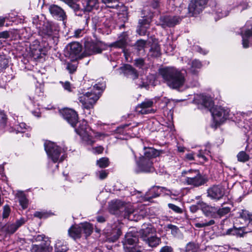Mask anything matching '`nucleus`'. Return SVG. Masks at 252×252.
<instances>
[{
    "mask_svg": "<svg viewBox=\"0 0 252 252\" xmlns=\"http://www.w3.org/2000/svg\"><path fill=\"white\" fill-rule=\"evenodd\" d=\"M98 3L97 0H85L82 4L84 10L90 12L98 6Z\"/></svg>",
    "mask_w": 252,
    "mask_h": 252,
    "instance_id": "nucleus-25",
    "label": "nucleus"
},
{
    "mask_svg": "<svg viewBox=\"0 0 252 252\" xmlns=\"http://www.w3.org/2000/svg\"><path fill=\"white\" fill-rule=\"evenodd\" d=\"M31 250L32 252H41L38 245H32Z\"/></svg>",
    "mask_w": 252,
    "mask_h": 252,
    "instance_id": "nucleus-58",
    "label": "nucleus"
},
{
    "mask_svg": "<svg viewBox=\"0 0 252 252\" xmlns=\"http://www.w3.org/2000/svg\"><path fill=\"white\" fill-rule=\"evenodd\" d=\"M159 252H173V249L170 246H166L161 248Z\"/></svg>",
    "mask_w": 252,
    "mask_h": 252,
    "instance_id": "nucleus-57",
    "label": "nucleus"
},
{
    "mask_svg": "<svg viewBox=\"0 0 252 252\" xmlns=\"http://www.w3.org/2000/svg\"><path fill=\"white\" fill-rule=\"evenodd\" d=\"M153 161L152 160H145L144 158H140L139 162L137 163V168L135 170L136 173L152 172L154 171Z\"/></svg>",
    "mask_w": 252,
    "mask_h": 252,
    "instance_id": "nucleus-13",
    "label": "nucleus"
},
{
    "mask_svg": "<svg viewBox=\"0 0 252 252\" xmlns=\"http://www.w3.org/2000/svg\"><path fill=\"white\" fill-rule=\"evenodd\" d=\"M201 67V63L198 60H194L192 61L191 63V66L190 68V71L193 73L195 74L196 72V69L200 68Z\"/></svg>",
    "mask_w": 252,
    "mask_h": 252,
    "instance_id": "nucleus-43",
    "label": "nucleus"
},
{
    "mask_svg": "<svg viewBox=\"0 0 252 252\" xmlns=\"http://www.w3.org/2000/svg\"><path fill=\"white\" fill-rule=\"evenodd\" d=\"M120 69L126 76L130 77L133 79L138 76L137 71L129 64H126L121 67Z\"/></svg>",
    "mask_w": 252,
    "mask_h": 252,
    "instance_id": "nucleus-19",
    "label": "nucleus"
},
{
    "mask_svg": "<svg viewBox=\"0 0 252 252\" xmlns=\"http://www.w3.org/2000/svg\"><path fill=\"white\" fill-rule=\"evenodd\" d=\"M102 90L103 87H100L98 84H96L94 86L93 91L80 96L79 100L82 103L83 108L87 109L92 108L98 99Z\"/></svg>",
    "mask_w": 252,
    "mask_h": 252,
    "instance_id": "nucleus-3",
    "label": "nucleus"
},
{
    "mask_svg": "<svg viewBox=\"0 0 252 252\" xmlns=\"http://www.w3.org/2000/svg\"><path fill=\"white\" fill-rule=\"evenodd\" d=\"M122 234L121 229L119 226L115 225L111 232L108 233L107 239L109 242H114L117 241Z\"/></svg>",
    "mask_w": 252,
    "mask_h": 252,
    "instance_id": "nucleus-22",
    "label": "nucleus"
},
{
    "mask_svg": "<svg viewBox=\"0 0 252 252\" xmlns=\"http://www.w3.org/2000/svg\"><path fill=\"white\" fill-rule=\"evenodd\" d=\"M210 111L214 120L217 123H222L225 120L227 119L229 110L227 109H225L223 107L218 106L213 107Z\"/></svg>",
    "mask_w": 252,
    "mask_h": 252,
    "instance_id": "nucleus-5",
    "label": "nucleus"
},
{
    "mask_svg": "<svg viewBox=\"0 0 252 252\" xmlns=\"http://www.w3.org/2000/svg\"><path fill=\"white\" fill-rule=\"evenodd\" d=\"M136 64L137 66H142L144 63V61L143 59H140L135 60Z\"/></svg>",
    "mask_w": 252,
    "mask_h": 252,
    "instance_id": "nucleus-61",
    "label": "nucleus"
},
{
    "mask_svg": "<svg viewBox=\"0 0 252 252\" xmlns=\"http://www.w3.org/2000/svg\"><path fill=\"white\" fill-rule=\"evenodd\" d=\"M144 150V156L140 157V158H144L145 160L153 161L154 158L159 156L160 154L159 151L152 148H145Z\"/></svg>",
    "mask_w": 252,
    "mask_h": 252,
    "instance_id": "nucleus-21",
    "label": "nucleus"
},
{
    "mask_svg": "<svg viewBox=\"0 0 252 252\" xmlns=\"http://www.w3.org/2000/svg\"><path fill=\"white\" fill-rule=\"evenodd\" d=\"M252 231V229L246 227H236L234 226L233 228L228 229L226 234L233 235L237 237H243L246 234Z\"/></svg>",
    "mask_w": 252,
    "mask_h": 252,
    "instance_id": "nucleus-16",
    "label": "nucleus"
},
{
    "mask_svg": "<svg viewBox=\"0 0 252 252\" xmlns=\"http://www.w3.org/2000/svg\"><path fill=\"white\" fill-rule=\"evenodd\" d=\"M138 241V238L137 236L133 232H127L125 235V241L124 242V248H127V245H134Z\"/></svg>",
    "mask_w": 252,
    "mask_h": 252,
    "instance_id": "nucleus-23",
    "label": "nucleus"
},
{
    "mask_svg": "<svg viewBox=\"0 0 252 252\" xmlns=\"http://www.w3.org/2000/svg\"><path fill=\"white\" fill-rule=\"evenodd\" d=\"M168 206L170 209L176 213L181 214L183 213V210L181 208L173 204L169 203Z\"/></svg>",
    "mask_w": 252,
    "mask_h": 252,
    "instance_id": "nucleus-47",
    "label": "nucleus"
},
{
    "mask_svg": "<svg viewBox=\"0 0 252 252\" xmlns=\"http://www.w3.org/2000/svg\"><path fill=\"white\" fill-rule=\"evenodd\" d=\"M77 68V65L76 64H72L68 63L67 65V69L70 73L74 72Z\"/></svg>",
    "mask_w": 252,
    "mask_h": 252,
    "instance_id": "nucleus-51",
    "label": "nucleus"
},
{
    "mask_svg": "<svg viewBox=\"0 0 252 252\" xmlns=\"http://www.w3.org/2000/svg\"><path fill=\"white\" fill-rule=\"evenodd\" d=\"M197 157L199 158H202L204 161L207 160V158L204 156V153L202 150L199 151V153L197 154Z\"/></svg>",
    "mask_w": 252,
    "mask_h": 252,
    "instance_id": "nucleus-59",
    "label": "nucleus"
},
{
    "mask_svg": "<svg viewBox=\"0 0 252 252\" xmlns=\"http://www.w3.org/2000/svg\"><path fill=\"white\" fill-rule=\"evenodd\" d=\"M84 46V54L86 56H90L94 54L100 53L102 52L100 43L86 41L85 42Z\"/></svg>",
    "mask_w": 252,
    "mask_h": 252,
    "instance_id": "nucleus-12",
    "label": "nucleus"
},
{
    "mask_svg": "<svg viewBox=\"0 0 252 252\" xmlns=\"http://www.w3.org/2000/svg\"><path fill=\"white\" fill-rule=\"evenodd\" d=\"M215 223L214 220H207L206 219H201L199 221H195L194 225L196 228H201L211 226Z\"/></svg>",
    "mask_w": 252,
    "mask_h": 252,
    "instance_id": "nucleus-32",
    "label": "nucleus"
},
{
    "mask_svg": "<svg viewBox=\"0 0 252 252\" xmlns=\"http://www.w3.org/2000/svg\"><path fill=\"white\" fill-rule=\"evenodd\" d=\"M238 217L243 219L245 221H248V226L252 225V214L248 211L241 210L238 212Z\"/></svg>",
    "mask_w": 252,
    "mask_h": 252,
    "instance_id": "nucleus-28",
    "label": "nucleus"
},
{
    "mask_svg": "<svg viewBox=\"0 0 252 252\" xmlns=\"http://www.w3.org/2000/svg\"><path fill=\"white\" fill-rule=\"evenodd\" d=\"M198 209V207L196 205H192L190 207V210L192 213L196 212Z\"/></svg>",
    "mask_w": 252,
    "mask_h": 252,
    "instance_id": "nucleus-64",
    "label": "nucleus"
},
{
    "mask_svg": "<svg viewBox=\"0 0 252 252\" xmlns=\"http://www.w3.org/2000/svg\"><path fill=\"white\" fill-rule=\"evenodd\" d=\"M33 216L39 219L46 218L48 217V215L46 213L39 211L35 212Z\"/></svg>",
    "mask_w": 252,
    "mask_h": 252,
    "instance_id": "nucleus-50",
    "label": "nucleus"
},
{
    "mask_svg": "<svg viewBox=\"0 0 252 252\" xmlns=\"http://www.w3.org/2000/svg\"><path fill=\"white\" fill-rule=\"evenodd\" d=\"M154 102L151 99H145L140 104L137 105L135 108L136 111L139 114H147L155 113V110L152 108Z\"/></svg>",
    "mask_w": 252,
    "mask_h": 252,
    "instance_id": "nucleus-10",
    "label": "nucleus"
},
{
    "mask_svg": "<svg viewBox=\"0 0 252 252\" xmlns=\"http://www.w3.org/2000/svg\"><path fill=\"white\" fill-rule=\"evenodd\" d=\"M50 13L57 18L60 20L64 21L66 18V15L64 11L60 6L57 5H52L49 8Z\"/></svg>",
    "mask_w": 252,
    "mask_h": 252,
    "instance_id": "nucleus-17",
    "label": "nucleus"
},
{
    "mask_svg": "<svg viewBox=\"0 0 252 252\" xmlns=\"http://www.w3.org/2000/svg\"><path fill=\"white\" fill-rule=\"evenodd\" d=\"M182 175L185 177V184L194 188L203 186L208 181L207 178L202 175L198 170H184Z\"/></svg>",
    "mask_w": 252,
    "mask_h": 252,
    "instance_id": "nucleus-2",
    "label": "nucleus"
},
{
    "mask_svg": "<svg viewBox=\"0 0 252 252\" xmlns=\"http://www.w3.org/2000/svg\"><path fill=\"white\" fill-rule=\"evenodd\" d=\"M7 18L6 17L0 16V27L4 26Z\"/></svg>",
    "mask_w": 252,
    "mask_h": 252,
    "instance_id": "nucleus-60",
    "label": "nucleus"
},
{
    "mask_svg": "<svg viewBox=\"0 0 252 252\" xmlns=\"http://www.w3.org/2000/svg\"><path fill=\"white\" fill-rule=\"evenodd\" d=\"M10 209L8 205H5L3 207L2 216L3 218H7L10 214Z\"/></svg>",
    "mask_w": 252,
    "mask_h": 252,
    "instance_id": "nucleus-52",
    "label": "nucleus"
},
{
    "mask_svg": "<svg viewBox=\"0 0 252 252\" xmlns=\"http://www.w3.org/2000/svg\"><path fill=\"white\" fill-rule=\"evenodd\" d=\"M202 103L205 107L210 108L213 107V101L210 97L207 96H203L202 97Z\"/></svg>",
    "mask_w": 252,
    "mask_h": 252,
    "instance_id": "nucleus-37",
    "label": "nucleus"
},
{
    "mask_svg": "<svg viewBox=\"0 0 252 252\" xmlns=\"http://www.w3.org/2000/svg\"><path fill=\"white\" fill-rule=\"evenodd\" d=\"M151 56L157 57L160 55V49L159 45L157 43H154L150 50Z\"/></svg>",
    "mask_w": 252,
    "mask_h": 252,
    "instance_id": "nucleus-36",
    "label": "nucleus"
},
{
    "mask_svg": "<svg viewBox=\"0 0 252 252\" xmlns=\"http://www.w3.org/2000/svg\"><path fill=\"white\" fill-rule=\"evenodd\" d=\"M231 211V208L229 207H222L220 208L217 211V214L220 217H222L228 214Z\"/></svg>",
    "mask_w": 252,
    "mask_h": 252,
    "instance_id": "nucleus-40",
    "label": "nucleus"
},
{
    "mask_svg": "<svg viewBox=\"0 0 252 252\" xmlns=\"http://www.w3.org/2000/svg\"><path fill=\"white\" fill-rule=\"evenodd\" d=\"M33 239L35 242L43 241V242H44V241H46L48 239L47 238H45L44 235H38L36 236H34Z\"/></svg>",
    "mask_w": 252,
    "mask_h": 252,
    "instance_id": "nucleus-53",
    "label": "nucleus"
},
{
    "mask_svg": "<svg viewBox=\"0 0 252 252\" xmlns=\"http://www.w3.org/2000/svg\"><path fill=\"white\" fill-rule=\"evenodd\" d=\"M237 158L238 161L245 162L249 160L250 157L246 152L241 151L238 154Z\"/></svg>",
    "mask_w": 252,
    "mask_h": 252,
    "instance_id": "nucleus-44",
    "label": "nucleus"
},
{
    "mask_svg": "<svg viewBox=\"0 0 252 252\" xmlns=\"http://www.w3.org/2000/svg\"><path fill=\"white\" fill-rule=\"evenodd\" d=\"M186 157L187 159L189 160H192L194 159L193 154L192 153H189L186 154Z\"/></svg>",
    "mask_w": 252,
    "mask_h": 252,
    "instance_id": "nucleus-63",
    "label": "nucleus"
},
{
    "mask_svg": "<svg viewBox=\"0 0 252 252\" xmlns=\"http://www.w3.org/2000/svg\"><path fill=\"white\" fill-rule=\"evenodd\" d=\"M61 1L64 2L73 10H76L79 5L77 3L78 0H61Z\"/></svg>",
    "mask_w": 252,
    "mask_h": 252,
    "instance_id": "nucleus-41",
    "label": "nucleus"
},
{
    "mask_svg": "<svg viewBox=\"0 0 252 252\" xmlns=\"http://www.w3.org/2000/svg\"><path fill=\"white\" fill-rule=\"evenodd\" d=\"M97 164L101 168H105L109 165V159L107 158H102L97 161Z\"/></svg>",
    "mask_w": 252,
    "mask_h": 252,
    "instance_id": "nucleus-45",
    "label": "nucleus"
},
{
    "mask_svg": "<svg viewBox=\"0 0 252 252\" xmlns=\"http://www.w3.org/2000/svg\"><path fill=\"white\" fill-rule=\"evenodd\" d=\"M94 150H95V153H96L97 154H100V153H102V152L103 151V148L102 147L99 146V147L95 148L94 149Z\"/></svg>",
    "mask_w": 252,
    "mask_h": 252,
    "instance_id": "nucleus-62",
    "label": "nucleus"
},
{
    "mask_svg": "<svg viewBox=\"0 0 252 252\" xmlns=\"http://www.w3.org/2000/svg\"><path fill=\"white\" fill-rule=\"evenodd\" d=\"M7 117L4 111L0 110V127H5L7 123Z\"/></svg>",
    "mask_w": 252,
    "mask_h": 252,
    "instance_id": "nucleus-42",
    "label": "nucleus"
},
{
    "mask_svg": "<svg viewBox=\"0 0 252 252\" xmlns=\"http://www.w3.org/2000/svg\"><path fill=\"white\" fill-rule=\"evenodd\" d=\"M119 0H101L102 2L108 4V6L110 8H114L118 5Z\"/></svg>",
    "mask_w": 252,
    "mask_h": 252,
    "instance_id": "nucleus-46",
    "label": "nucleus"
},
{
    "mask_svg": "<svg viewBox=\"0 0 252 252\" xmlns=\"http://www.w3.org/2000/svg\"><path fill=\"white\" fill-rule=\"evenodd\" d=\"M82 49V46L78 42H72L68 45L66 56L72 61L80 59L82 58L80 54Z\"/></svg>",
    "mask_w": 252,
    "mask_h": 252,
    "instance_id": "nucleus-6",
    "label": "nucleus"
},
{
    "mask_svg": "<svg viewBox=\"0 0 252 252\" xmlns=\"http://www.w3.org/2000/svg\"><path fill=\"white\" fill-rule=\"evenodd\" d=\"M63 86L64 90L70 92L72 91L71 85L68 81H65L64 82L60 81V82Z\"/></svg>",
    "mask_w": 252,
    "mask_h": 252,
    "instance_id": "nucleus-48",
    "label": "nucleus"
},
{
    "mask_svg": "<svg viewBox=\"0 0 252 252\" xmlns=\"http://www.w3.org/2000/svg\"><path fill=\"white\" fill-rule=\"evenodd\" d=\"M207 197L211 199L219 201L224 196L225 194L224 189L220 185H213L207 190Z\"/></svg>",
    "mask_w": 252,
    "mask_h": 252,
    "instance_id": "nucleus-9",
    "label": "nucleus"
},
{
    "mask_svg": "<svg viewBox=\"0 0 252 252\" xmlns=\"http://www.w3.org/2000/svg\"><path fill=\"white\" fill-rule=\"evenodd\" d=\"M59 32L57 25L52 23H46L44 24L42 33L47 37H57Z\"/></svg>",
    "mask_w": 252,
    "mask_h": 252,
    "instance_id": "nucleus-14",
    "label": "nucleus"
},
{
    "mask_svg": "<svg viewBox=\"0 0 252 252\" xmlns=\"http://www.w3.org/2000/svg\"><path fill=\"white\" fill-rule=\"evenodd\" d=\"M147 41L143 39L138 40L133 45L134 49L138 55H143L146 47Z\"/></svg>",
    "mask_w": 252,
    "mask_h": 252,
    "instance_id": "nucleus-24",
    "label": "nucleus"
},
{
    "mask_svg": "<svg viewBox=\"0 0 252 252\" xmlns=\"http://www.w3.org/2000/svg\"><path fill=\"white\" fill-rule=\"evenodd\" d=\"M19 202L23 209H26L28 206V200L25 194L21 193L18 195Z\"/></svg>",
    "mask_w": 252,
    "mask_h": 252,
    "instance_id": "nucleus-38",
    "label": "nucleus"
},
{
    "mask_svg": "<svg viewBox=\"0 0 252 252\" xmlns=\"http://www.w3.org/2000/svg\"><path fill=\"white\" fill-rule=\"evenodd\" d=\"M127 34L126 32H123L119 36V39L112 43L110 46L111 47L123 48L126 47L127 44Z\"/></svg>",
    "mask_w": 252,
    "mask_h": 252,
    "instance_id": "nucleus-20",
    "label": "nucleus"
},
{
    "mask_svg": "<svg viewBox=\"0 0 252 252\" xmlns=\"http://www.w3.org/2000/svg\"><path fill=\"white\" fill-rule=\"evenodd\" d=\"M158 73L163 82L170 88L178 89L184 85L186 78L182 71L174 67H162Z\"/></svg>",
    "mask_w": 252,
    "mask_h": 252,
    "instance_id": "nucleus-1",
    "label": "nucleus"
},
{
    "mask_svg": "<svg viewBox=\"0 0 252 252\" xmlns=\"http://www.w3.org/2000/svg\"><path fill=\"white\" fill-rule=\"evenodd\" d=\"M10 36L9 33L8 31H3L0 32V38L7 39Z\"/></svg>",
    "mask_w": 252,
    "mask_h": 252,
    "instance_id": "nucleus-56",
    "label": "nucleus"
},
{
    "mask_svg": "<svg viewBox=\"0 0 252 252\" xmlns=\"http://www.w3.org/2000/svg\"><path fill=\"white\" fill-rule=\"evenodd\" d=\"M38 245L41 252H51L53 250V248L51 246V241L49 239H47L44 241V242H42Z\"/></svg>",
    "mask_w": 252,
    "mask_h": 252,
    "instance_id": "nucleus-34",
    "label": "nucleus"
},
{
    "mask_svg": "<svg viewBox=\"0 0 252 252\" xmlns=\"http://www.w3.org/2000/svg\"><path fill=\"white\" fill-rule=\"evenodd\" d=\"M88 126L86 121H82L80 124L78 128L75 129L76 133L80 136L85 137L88 135Z\"/></svg>",
    "mask_w": 252,
    "mask_h": 252,
    "instance_id": "nucleus-30",
    "label": "nucleus"
},
{
    "mask_svg": "<svg viewBox=\"0 0 252 252\" xmlns=\"http://www.w3.org/2000/svg\"><path fill=\"white\" fill-rule=\"evenodd\" d=\"M62 115L64 119H65L71 126L74 127L78 122V115L77 113L73 109L69 108H65L62 110Z\"/></svg>",
    "mask_w": 252,
    "mask_h": 252,
    "instance_id": "nucleus-15",
    "label": "nucleus"
},
{
    "mask_svg": "<svg viewBox=\"0 0 252 252\" xmlns=\"http://www.w3.org/2000/svg\"><path fill=\"white\" fill-rule=\"evenodd\" d=\"M84 33V31L83 29H79L74 31V36L75 37H79L83 36Z\"/></svg>",
    "mask_w": 252,
    "mask_h": 252,
    "instance_id": "nucleus-55",
    "label": "nucleus"
},
{
    "mask_svg": "<svg viewBox=\"0 0 252 252\" xmlns=\"http://www.w3.org/2000/svg\"><path fill=\"white\" fill-rule=\"evenodd\" d=\"M162 192L167 195H170L171 193L170 190L166 188L159 186L154 187L145 194V199L150 200L152 198L159 196Z\"/></svg>",
    "mask_w": 252,
    "mask_h": 252,
    "instance_id": "nucleus-11",
    "label": "nucleus"
},
{
    "mask_svg": "<svg viewBox=\"0 0 252 252\" xmlns=\"http://www.w3.org/2000/svg\"><path fill=\"white\" fill-rule=\"evenodd\" d=\"M208 0H191L188 7L190 16H194L199 14L204 8Z\"/></svg>",
    "mask_w": 252,
    "mask_h": 252,
    "instance_id": "nucleus-8",
    "label": "nucleus"
},
{
    "mask_svg": "<svg viewBox=\"0 0 252 252\" xmlns=\"http://www.w3.org/2000/svg\"><path fill=\"white\" fill-rule=\"evenodd\" d=\"M97 174H98V177L100 180L105 179L108 175V172L105 170L100 171Z\"/></svg>",
    "mask_w": 252,
    "mask_h": 252,
    "instance_id": "nucleus-54",
    "label": "nucleus"
},
{
    "mask_svg": "<svg viewBox=\"0 0 252 252\" xmlns=\"http://www.w3.org/2000/svg\"><path fill=\"white\" fill-rule=\"evenodd\" d=\"M153 231V229L151 226H148L145 228L140 229L139 233L142 240L144 241L145 239H148L149 237H151Z\"/></svg>",
    "mask_w": 252,
    "mask_h": 252,
    "instance_id": "nucleus-33",
    "label": "nucleus"
},
{
    "mask_svg": "<svg viewBox=\"0 0 252 252\" xmlns=\"http://www.w3.org/2000/svg\"><path fill=\"white\" fill-rule=\"evenodd\" d=\"M140 25L138 27L137 29V32L140 35H145L147 32V28H149V25L145 24V21L143 20H140L139 21Z\"/></svg>",
    "mask_w": 252,
    "mask_h": 252,
    "instance_id": "nucleus-35",
    "label": "nucleus"
},
{
    "mask_svg": "<svg viewBox=\"0 0 252 252\" xmlns=\"http://www.w3.org/2000/svg\"><path fill=\"white\" fill-rule=\"evenodd\" d=\"M44 148L48 157L54 162H57L58 161H62L63 160L64 155L60 157L63 150L55 143L51 141L46 142L44 144Z\"/></svg>",
    "mask_w": 252,
    "mask_h": 252,
    "instance_id": "nucleus-4",
    "label": "nucleus"
},
{
    "mask_svg": "<svg viewBox=\"0 0 252 252\" xmlns=\"http://www.w3.org/2000/svg\"><path fill=\"white\" fill-rule=\"evenodd\" d=\"M185 17H186V15H182L181 16L172 15L161 16L159 19V24L163 28L172 27L179 24Z\"/></svg>",
    "mask_w": 252,
    "mask_h": 252,
    "instance_id": "nucleus-7",
    "label": "nucleus"
},
{
    "mask_svg": "<svg viewBox=\"0 0 252 252\" xmlns=\"http://www.w3.org/2000/svg\"><path fill=\"white\" fill-rule=\"evenodd\" d=\"M68 233L69 235L74 239L80 238L82 232L80 225H76L71 226L68 229Z\"/></svg>",
    "mask_w": 252,
    "mask_h": 252,
    "instance_id": "nucleus-27",
    "label": "nucleus"
},
{
    "mask_svg": "<svg viewBox=\"0 0 252 252\" xmlns=\"http://www.w3.org/2000/svg\"><path fill=\"white\" fill-rule=\"evenodd\" d=\"M75 15L78 16L82 17L84 14L86 12H87L86 10H84V7L81 8L80 5L78 6V8L76 10H73Z\"/></svg>",
    "mask_w": 252,
    "mask_h": 252,
    "instance_id": "nucleus-49",
    "label": "nucleus"
},
{
    "mask_svg": "<svg viewBox=\"0 0 252 252\" xmlns=\"http://www.w3.org/2000/svg\"><path fill=\"white\" fill-rule=\"evenodd\" d=\"M26 222L24 218H21L16 221L15 223L7 224L5 225V231L8 234H13L20 226Z\"/></svg>",
    "mask_w": 252,
    "mask_h": 252,
    "instance_id": "nucleus-18",
    "label": "nucleus"
},
{
    "mask_svg": "<svg viewBox=\"0 0 252 252\" xmlns=\"http://www.w3.org/2000/svg\"><path fill=\"white\" fill-rule=\"evenodd\" d=\"M149 247L154 248L158 247L161 243V239L156 235H153L144 241Z\"/></svg>",
    "mask_w": 252,
    "mask_h": 252,
    "instance_id": "nucleus-26",
    "label": "nucleus"
},
{
    "mask_svg": "<svg viewBox=\"0 0 252 252\" xmlns=\"http://www.w3.org/2000/svg\"><path fill=\"white\" fill-rule=\"evenodd\" d=\"M68 248L67 246L66 243L61 240H57L55 244V251L58 252H66Z\"/></svg>",
    "mask_w": 252,
    "mask_h": 252,
    "instance_id": "nucleus-31",
    "label": "nucleus"
},
{
    "mask_svg": "<svg viewBox=\"0 0 252 252\" xmlns=\"http://www.w3.org/2000/svg\"><path fill=\"white\" fill-rule=\"evenodd\" d=\"M199 249L197 244L193 242H189L186 247V252H197Z\"/></svg>",
    "mask_w": 252,
    "mask_h": 252,
    "instance_id": "nucleus-39",
    "label": "nucleus"
},
{
    "mask_svg": "<svg viewBox=\"0 0 252 252\" xmlns=\"http://www.w3.org/2000/svg\"><path fill=\"white\" fill-rule=\"evenodd\" d=\"M79 225L81 228V232H83L86 236H90L93 232V226L90 223L85 222L80 223Z\"/></svg>",
    "mask_w": 252,
    "mask_h": 252,
    "instance_id": "nucleus-29",
    "label": "nucleus"
}]
</instances>
